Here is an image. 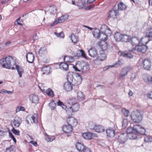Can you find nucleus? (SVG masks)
<instances>
[{
    "instance_id": "obj_45",
    "label": "nucleus",
    "mask_w": 152,
    "mask_h": 152,
    "mask_svg": "<svg viewBox=\"0 0 152 152\" xmlns=\"http://www.w3.org/2000/svg\"><path fill=\"white\" fill-rule=\"evenodd\" d=\"M15 147L13 145H11L10 147L7 148L6 150V152H15Z\"/></svg>"
},
{
    "instance_id": "obj_28",
    "label": "nucleus",
    "mask_w": 152,
    "mask_h": 152,
    "mask_svg": "<svg viewBox=\"0 0 152 152\" xmlns=\"http://www.w3.org/2000/svg\"><path fill=\"white\" fill-rule=\"evenodd\" d=\"M59 68L63 70L66 71L69 69V65L65 63H61L59 65Z\"/></svg>"
},
{
    "instance_id": "obj_52",
    "label": "nucleus",
    "mask_w": 152,
    "mask_h": 152,
    "mask_svg": "<svg viewBox=\"0 0 152 152\" xmlns=\"http://www.w3.org/2000/svg\"><path fill=\"white\" fill-rule=\"evenodd\" d=\"M55 34L57 36L60 37V38H64V34L62 32H61L59 33H58L56 32H54Z\"/></svg>"
},
{
    "instance_id": "obj_38",
    "label": "nucleus",
    "mask_w": 152,
    "mask_h": 152,
    "mask_svg": "<svg viewBox=\"0 0 152 152\" xmlns=\"http://www.w3.org/2000/svg\"><path fill=\"white\" fill-rule=\"evenodd\" d=\"M47 53V50L46 48H41L39 50V54L40 56L46 55Z\"/></svg>"
},
{
    "instance_id": "obj_10",
    "label": "nucleus",
    "mask_w": 152,
    "mask_h": 152,
    "mask_svg": "<svg viewBox=\"0 0 152 152\" xmlns=\"http://www.w3.org/2000/svg\"><path fill=\"white\" fill-rule=\"evenodd\" d=\"M22 122L21 119L18 117H15L11 121V123L12 126L15 128L19 127Z\"/></svg>"
},
{
    "instance_id": "obj_54",
    "label": "nucleus",
    "mask_w": 152,
    "mask_h": 152,
    "mask_svg": "<svg viewBox=\"0 0 152 152\" xmlns=\"http://www.w3.org/2000/svg\"><path fill=\"white\" fill-rule=\"evenodd\" d=\"M55 139V137L53 136H48L46 138V140L48 142H52Z\"/></svg>"
},
{
    "instance_id": "obj_39",
    "label": "nucleus",
    "mask_w": 152,
    "mask_h": 152,
    "mask_svg": "<svg viewBox=\"0 0 152 152\" xmlns=\"http://www.w3.org/2000/svg\"><path fill=\"white\" fill-rule=\"evenodd\" d=\"M107 36L104 32L101 31L100 34L99 38L101 41H104L106 40L107 39Z\"/></svg>"
},
{
    "instance_id": "obj_15",
    "label": "nucleus",
    "mask_w": 152,
    "mask_h": 152,
    "mask_svg": "<svg viewBox=\"0 0 152 152\" xmlns=\"http://www.w3.org/2000/svg\"><path fill=\"white\" fill-rule=\"evenodd\" d=\"M68 17V16L67 15H65L62 16L58 18L56 20L51 26H52L56 25L58 23H60L64 22L65 20H66Z\"/></svg>"
},
{
    "instance_id": "obj_30",
    "label": "nucleus",
    "mask_w": 152,
    "mask_h": 152,
    "mask_svg": "<svg viewBox=\"0 0 152 152\" xmlns=\"http://www.w3.org/2000/svg\"><path fill=\"white\" fill-rule=\"evenodd\" d=\"M99 45L103 51L106 50L108 48L107 43L104 41H101L100 42Z\"/></svg>"
},
{
    "instance_id": "obj_20",
    "label": "nucleus",
    "mask_w": 152,
    "mask_h": 152,
    "mask_svg": "<svg viewBox=\"0 0 152 152\" xmlns=\"http://www.w3.org/2000/svg\"><path fill=\"white\" fill-rule=\"evenodd\" d=\"M129 42H131L132 45L135 46L136 47L140 42V41L137 37H133L131 39H129Z\"/></svg>"
},
{
    "instance_id": "obj_6",
    "label": "nucleus",
    "mask_w": 152,
    "mask_h": 152,
    "mask_svg": "<svg viewBox=\"0 0 152 152\" xmlns=\"http://www.w3.org/2000/svg\"><path fill=\"white\" fill-rule=\"evenodd\" d=\"M148 47L145 45H137L135 47H133L131 48L129 47L128 48V50L129 52H131L135 50H137L138 52L145 53L147 50Z\"/></svg>"
},
{
    "instance_id": "obj_64",
    "label": "nucleus",
    "mask_w": 152,
    "mask_h": 152,
    "mask_svg": "<svg viewBox=\"0 0 152 152\" xmlns=\"http://www.w3.org/2000/svg\"><path fill=\"white\" fill-rule=\"evenodd\" d=\"M83 151V152H91V151L89 148L85 147L84 150Z\"/></svg>"
},
{
    "instance_id": "obj_12",
    "label": "nucleus",
    "mask_w": 152,
    "mask_h": 152,
    "mask_svg": "<svg viewBox=\"0 0 152 152\" xmlns=\"http://www.w3.org/2000/svg\"><path fill=\"white\" fill-rule=\"evenodd\" d=\"M75 76L73 85L77 86L80 84L82 82V79L81 76L77 73H75L74 74Z\"/></svg>"
},
{
    "instance_id": "obj_57",
    "label": "nucleus",
    "mask_w": 152,
    "mask_h": 152,
    "mask_svg": "<svg viewBox=\"0 0 152 152\" xmlns=\"http://www.w3.org/2000/svg\"><path fill=\"white\" fill-rule=\"evenodd\" d=\"M50 68L48 66L44 67L42 68V71L44 72V73H48L49 71Z\"/></svg>"
},
{
    "instance_id": "obj_42",
    "label": "nucleus",
    "mask_w": 152,
    "mask_h": 152,
    "mask_svg": "<svg viewBox=\"0 0 152 152\" xmlns=\"http://www.w3.org/2000/svg\"><path fill=\"white\" fill-rule=\"evenodd\" d=\"M64 59L65 62H72L74 61V58L70 56H65Z\"/></svg>"
},
{
    "instance_id": "obj_36",
    "label": "nucleus",
    "mask_w": 152,
    "mask_h": 152,
    "mask_svg": "<svg viewBox=\"0 0 152 152\" xmlns=\"http://www.w3.org/2000/svg\"><path fill=\"white\" fill-rule=\"evenodd\" d=\"M106 57V55L104 53L103 51L97 57V59L101 61H102L104 60Z\"/></svg>"
},
{
    "instance_id": "obj_7",
    "label": "nucleus",
    "mask_w": 152,
    "mask_h": 152,
    "mask_svg": "<svg viewBox=\"0 0 152 152\" xmlns=\"http://www.w3.org/2000/svg\"><path fill=\"white\" fill-rule=\"evenodd\" d=\"M132 69V67L130 66H126L122 68L119 74L120 78H123L126 76L128 73Z\"/></svg>"
},
{
    "instance_id": "obj_61",
    "label": "nucleus",
    "mask_w": 152,
    "mask_h": 152,
    "mask_svg": "<svg viewBox=\"0 0 152 152\" xmlns=\"http://www.w3.org/2000/svg\"><path fill=\"white\" fill-rule=\"evenodd\" d=\"M136 77V74L135 73H133L132 74L130 79L132 80H134Z\"/></svg>"
},
{
    "instance_id": "obj_4",
    "label": "nucleus",
    "mask_w": 152,
    "mask_h": 152,
    "mask_svg": "<svg viewBox=\"0 0 152 152\" xmlns=\"http://www.w3.org/2000/svg\"><path fill=\"white\" fill-rule=\"evenodd\" d=\"M137 65L138 66H142L145 69L149 70L151 68V62L148 58L143 60L142 58H140L138 61Z\"/></svg>"
},
{
    "instance_id": "obj_22",
    "label": "nucleus",
    "mask_w": 152,
    "mask_h": 152,
    "mask_svg": "<svg viewBox=\"0 0 152 152\" xmlns=\"http://www.w3.org/2000/svg\"><path fill=\"white\" fill-rule=\"evenodd\" d=\"M88 53L89 55L92 57H96L97 56V51L94 48H90L88 51Z\"/></svg>"
},
{
    "instance_id": "obj_3",
    "label": "nucleus",
    "mask_w": 152,
    "mask_h": 152,
    "mask_svg": "<svg viewBox=\"0 0 152 152\" xmlns=\"http://www.w3.org/2000/svg\"><path fill=\"white\" fill-rule=\"evenodd\" d=\"M13 60L12 57L9 56L0 60V64L3 68L10 69L11 67V62Z\"/></svg>"
},
{
    "instance_id": "obj_19",
    "label": "nucleus",
    "mask_w": 152,
    "mask_h": 152,
    "mask_svg": "<svg viewBox=\"0 0 152 152\" xmlns=\"http://www.w3.org/2000/svg\"><path fill=\"white\" fill-rule=\"evenodd\" d=\"M142 78L145 82L149 84H152V77L147 75H144Z\"/></svg>"
},
{
    "instance_id": "obj_35",
    "label": "nucleus",
    "mask_w": 152,
    "mask_h": 152,
    "mask_svg": "<svg viewBox=\"0 0 152 152\" xmlns=\"http://www.w3.org/2000/svg\"><path fill=\"white\" fill-rule=\"evenodd\" d=\"M118 10L122 11L125 10L126 8V5L123 2H120L117 4Z\"/></svg>"
},
{
    "instance_id": "obj_26",
    "label": "nucleus",
    "mask_w": 152,
    "mask_h": 152,
    "mask_svg": "<svg viewBox=\"0 0 152 152\" xmlns=\"http://www.w3.org/2000/svg\"><path fill=\"white\" fill-rule=\"evenodd\" d=\"M93 129L95 130V131L97 132H104V130L103 128V127L101 125H95L93 128Z\"/></svg>"
},
{
    "instance_id": "obj_11",
    "label": "nucleus",
    "mask_w": 152,
    "mask_h": 152,
    "mask_svg": "<svg viewBox=\"0 0 152 152\" xmlns=\"http://www.w3.org/2000/svg\"><path fill=\"white\" fill-rule=\"evenodd\" d=\"M62 130L65 133L69 134L67 136L69 137L71 136L69 134L72 132V127L70 125H65L63 126Z\"/></svg>"
},
{
    "instance_id": "obj_18",
    "label": "nucleus",
    "mask_w": 152,
    "mask_h": 152,
    "mask_svg": "<svg viewBox=\"0 0 152 152\" xmlns=\"http://www.w3.org/2000/svg\"><path fill=\"white\" fill-rule=\"evenodd\" d=\"M72 84L69 82H66L64 85V88L67 91H69L73 89Z\"/></svg>"
},
{
    "instance_id": "obj_16",
    "label": "nucleus",
    "mask_w": 152,
    "mask_h": 152,
    "mask_svg": "<svg viewBox=\"0 0 152 152\" xmlns=\"http://www.w3.org/2000/svg\"><path fill=\"white\" fill-rule=\"evenodd\" d=\"M101 31L104 32L107 36L110 35L111 32L109 28L105 25H102L101 28Z\"/></svg>"
},
{
    "instance_id": "obj_9",
    "label": "nucleus",
    "mask_w": 152,
    "mask_h": 152,
    "mask_svg": "<svg viewBox=\"0 0 152 152\" xmlns=\"http://www.w3.org/2000/svg\"><path fill=\"white\" fill-rule=\"evenodd\" d=\"M42 83L39 84V87L40 89L44 92H45L48 96L53 97L54 96V94L51 89L50 88L47 89L46 87L42 86Z\"/></svg>"
},
{
    "instance_id": "obj_32",
    "label": "nucleus",
    "mask_w": 152,
    "mask_h": 152,
    "mask_svg": "<svg viewBox=\"0 0 152 152\" xmlns=\"http://www.w3.org/2000/svg\"><path fill=\"white\" fill-rule=\"evenodd\" d=\"M74 77H73V75L70 73H69L67 76V82H69L73 85V82L74 81Z\"/></svg>"
},
{
    "instance_id": "obj_5",
    "label": "nucleus",
    "mask_w": 152,
    "mask_h": 152,
    "mask_svg": "<svg viewBox=\"0 0 152 152\" xmlns=\"http://www.w3.org/2000/svg\"><path fill=\"white\" fill-rule=\"evenodd\" d=\"M143 116L139 110H136L133 111L131 115L132 120L135 122L138 123L141 121Z\"/></svg>"
},
{
    "instance_id": "obj_2",
    "label": "nucleus",
    "mask_w": 152,
    "mask_h": 152,
    "mask_svg": "<svg viewBox=\"0 0 152 152\" xmlns=\"http://www.w3.org/2000/svg\"><path fill=\"white\" fill-rule=\"evenodd\" d=\"M73 68L75 71L86 73L89 69V66L83 62H78L75 66H73Z\"/></svg>"
},
{
    "instance_id": "obj_37",
    "label": "nucleus",
    "mask_w": 152,
    "mask_h": 152,
    "mask_svg": "<svg viewBox=\"0 0 152 152\" xmlns=\"http://www.w3.org/2000/svg\"><path fill=\"white\" fill-rule=\"evenodd\" d=\"M100 33L101 32H100L99 29L94 28L92 34L95 37L98 38H99V35Z\"/></svg>"
},
{
    "instance_id": "obj_51",
    "label": "nucleus",
    "mask_w": 152,
    "mask_h": 152,
    "mask_svg": "<svg viewBox=\"0 0 152 152\" xmlns=\"http://www.w3.org/2000/svg\"><path fill=\"white\" fill-rule=\"evenodd\" d=\"M122 113L125 116L127 117L128 116L129 113L128 110H126L125 108H123L122 109Z\"/></svg>"
},
{
    "instance_id": "obj_8",
    "label": "nucleus",
    "mask_w": 152,
    "mask_h": 152,
    "mask_svg": "<svg viewBox=\"0 0 152 152\" xmlns=\"http://www.w3.org/2000/svg\"><path fill=\"white\" fill-rule=\"evenodd\" d=\"M72 95L73 96H76V98L79 101H83L85 99V96L83 93L77 89L74 91L72 93Z\"/></svg>"
},
{
    "instance_id": "obj_24",
    "label": "nucleus",
    "mask_w": 152,
    "mask_h": 152,
    "mask_svg": "<svg viewBox=\"0 0 152 152\" xmlns=\"http://www.w3.org/2000/svg\"><path fill=\"white\" fill-rule=\"evenodd\" d=\"M107 136L109 137H113L115 135V131L112 129L109 128L106 130Z\"/></svg>"
},
{
    "instance_id": "obj_17",
    "label": "nucleus",
    "mask_w": 152,
    "mask_h": 152,
    "mask_svg": "<svg viewBox=\"0 0 152 152\" xmlns=\"http://www.w3.org/2000/svg\"><path fill=\"white\" fill-rule=\"evenodd\" d=\"M29 99L32 103L37 104L38 103L39 99L38 96L34 94H31L29 96Z\"/></svg>"
},
{
    "instance_id": "obj_60",
    "label": "nucleus",
    "mask_w": 152,
    "mask_h": 152,
    "mask_svg": "<svg viewBox=\"0 0 152 152\" xmlns=\"http://www.w3.org/2000/svg\"><path fill=\"white\" fill-rule=\"evenodd\" d=\"M9 136L10 137L12 138V139L13 140L15 143H16V140L15 139V138L14 137L13 135L12 134V133H11L10 132H9Z\"/></svg>"
},
{
    "instance_id": "obj_59",
    "label": "nucleus",
    "mask_w": 152,
    "mask_h": 152,
    "mask_svg": "<svg viewBox=\"0 0 152 152\" xmlns=\"http://www.w3.org/2000/svg\"><path fill=\"white\" fill-rule=\"evenodd\" d=\"M7 93L8 94H12V92L10 91H8L5 89H2L0 91V93L3 94L4 93Z\"/></svg>"
},
{
    "instance_id": "obj_33",
    "label": "nucleus",
    "mask_w": 152,
    "mask_h": 152,
    "mask_svg": "<svg viewBox=\"0 0 152 152\" xmlns=\"http://www.w3.org/2000/svg\"><path fill=\"white\" fill-rule=\"evenodd\" d=\"M16 69L17 70L18 74L20 77H22V75L23 72V68L18 65H16Z\"/></svg>"
},
{
    "instance_id": "obj_43",
    "label": "nucleus",
    "mask_w": 152,
    "mask_h": 152,
    "mask_svg": "<svg viewBox=\"0 0 152 152\" xmlns=\"http://www.w3.org/2000/svg\"><path fill=\"white\" fill-rule=\"evenodd\" d=\"M121 55L127 58H131L133 57V56L131 53H125L122 52L121 53Z\"/></svg>"
},
{
    "instance_id": "obj_25",
    "label": "nucleus",
    "mask_w": 152,
    "mask_h": 152,
    "mask_svg": "<svg viewBox=\"0 0 152 152\" xmlns=\"http://www.w3.org/2000/svg\"><path fill=\"white\" fill-rule=\"evenodd\" d=\"M76 52V53H75L74 54H73V56L75 57H78L80 55H81L83 58H87L86 56V54L83 50H77Z\"/></svg>"
},
{
    "instance_id": "obj_44",
    "label": "nucleus",
    "mask_w": 152,
    "mask_h": 152,
    "mask_svg": "<svg viewBox=\"0 0 152 152\" xmlns=\"http://www.w3.org/2000/svg\"><path fill=\"white\" fill-rule=\"evenodd\" d=\"M121 41L124 42H129V37L126 34H122Z\"/></svg>"
},
{
    "instance_id": "obj_62",
    "label": "nucleus",
    "mask_w": 152,
    "mask_h": 152,
    "mask_svg": "<svg viewBox=\"0 0 152 152\" xmlns=\"http://www.w3.org/2000/svg\"><path fill=\"white\" fill-rule=\"evenodd\" d=\"M113 67H114V66L113 65H109L107 66H105L103 68V70L104 71H106L107 69H108L110 68H112Z\"/></svg>"
},
{
    "instance_id": "obj_1",
    "label": "nucleus",
    "mask_w": 152,
    "mask_h": 152,
    "mask_svg": "<svg viewBox=\"0 0 152 152\" xmlns=\"http://www.w3.org/2000/svg\"><path fill=\"white\" fill-rule=\"evenodd\" d=\"M145 129L140 126L136 124L134 125L133 127H129L126 130L127 134H129L132 137V138L135 139L137 137V133L143 134L145 133Z\"/></svg>"
},
{
    "instance_id": "obj_46",
    "label": "nucleus",
    "mask_w": 152,
    "mask_h": 152,
    "mask_svg": "<svg viewBox=\"0 0 152 152\" xmlns=\"http://www.w3.org/2000/svg\"><path fill=\"white\" fill-rule=\"evenodd\" d=\"M149 42L148 38L145 37V38H141L140 42L142 43L143 45H145L147 44Z\"/></svg>"
},
{
    "instance_id": "obj_34",
    "label": "nucleus",
    "mask_w": 152,
    "mask_h": 152,
    "mask_svg": "<svg viewBox=\"0 0 152 152\" xmlns=\"http://www.w3.org/2000/svg\"><path fill=\"white\" fill-rule=\"evenodd\" d=\"M122 34L120 32H116L115 33L114 37L115 40L118 42L121 41Z\"/></svg>"
},
{
    "instance_id": "obj_47",
    "label": "nucleus",
    "mask_w": 152,
    "mask_h": 152,
    "mask_svg": "<svg viewBox=\"0 0 152 152\" xmlns=\"http://www.w3.org/2000/svg\"><path fill=\"white\" fill-rule=\"evenodd\" d=\"M124 63V61L123 60H120L118 61L117 63L113 64L114 67H117L119 66L122 65Z\"/></svg>"
},
{
    "instance_id": "obj_41",
    "label": "nucleus",
    "mask_w": 152,
    "mask_h": 152,
    "mask_svg": "<svg viewBox=\"0 0 152 152\" xmlns=\"http://www.w3.org/2000/svg\"><path fill=\"white\" fill-rule=\"evenodd\" d=\"M70 38L72 42L76 43L78 41V37L74 34H72L70 36Z\"/></svg>"
},
{
    "instance_id": "obj_31",
    "label": "nucleus",
    "mask_w": 152,
    "mask_h": 152,
    "mask_svg": "<svg viewBox=\"0 0 152 152\" xmlns=\"http://www.w3.org/2000/svg\"><path fill=\"white\" fill-rule=\"evenodd\" d=\"M76 147L77 150L79 151L82 152L84 150L85 146L80 142H77L76 145Z\"/></svg>"
},
{
    "instance_id": "obj_23",
    "label": "nucleus",
    "mask_w": 152,
    "mask_h": 152,
    "mask_svg": "<svg viewBox=\"0 0 152 152\" xmlns=\"http://www.w3.org/2000/svg\"><path fill=\"white\" fill-rule=\"evenodd\" d=\"M35 115H36L35 114L31 117H28L27 118L26 121L28 124H30V123L32 124L34 123H36L37 122V119L34 116Z\"/></svg>"
},
{
    "instance_id": "obj_13",
    "label": "nucleus",
    "mask_w": 152,
    "mask_h": 152,
    "mask_svg": "<svg viewBox=\"0 0 152 152\" xmlns=\"http://www.w3.org/2000/svg\"><path fill=\"white\" fill-rule=\"evenodd\" d=\"M127 134L126 133H122L118 136V142L119 144H124L127 139Z\"/></svg>"
},
{
    "instance_id": "obj_48",
    "label": "nucleus",
    "mask_w": 152,
    "mask_h": 152,
    "mask_svg": "<svg viewBox=\"0 0 152 152\" xmlns=\"http://www.w3.org/2000/svg\"><path fill=\"white\" fill-rule=\"evenodd\" d=\"M77 99L76 98H72L69 99V101L70 103L71 104V105L77 103Z\"/></svg>"
},
{
    "instance_id": "obj_56",
    "label": "nucleus",
    "mask_w": 152,
    "mask_h": 152,
    "mask_svg": "<svg viewBox=\"0 0 152 152\" xmlns=\"http://www.w3.org/2000/svg\"><path fill=\"white\" fill-rule=\"evenodd\" d=\"M25 108L23 106H20L17 107L16 109V112H18L20 111H24Z\"/></svg>"
},
{
    "instance_id": "obj_53",
    "label": "nucleus",
    "mask_w": 152,
    "mask_h": 152,
    "mask_svg": "<svg viewBox=\"0 0 152 152\" xmlns=\"http://www.w3.org/2000/svg\"><path fill=\"white\" fill-rule=\"evenodd\" d=\"M12 132L13 134L16 135H20V131L18 130L15 129L14 127H13L12 129Z\"/></svg>"
},
{
    "instance_id": "obj_40",
    "label": "nucleus",
    "mask_w": 152,
    "mask_h": 152,
    "mask_svg": "<svg viewBox=\"0 0 152 152\" xmlns=\"http://www.w3.org/2000/svg\"><path fill=\"white\" fill-rule=\"evenodd\" d=\"M83 136L84 139L86 140H90L92 138V134L90 132L83 133Z\"/></svg>"
},
{
    "instance_id": "obj_58",
    "label": "nucleus",
    "mask_w": 152,
    "mask_h": 152,
    "mask_svg": "<svg viewBox=\"0 0 152 152\" xmlns=\"http://www.w3.org/2000/svg\"><path fill=\"white\" fill-rule=\"evenodd\" d=\"M50 12L52 14H54L56 12V7L55 6L51 7L50 9Z\"/></svg>"
},
{
    "instance_id": "obj_21",
    "label": "nucleus",
    "mask_w": 152,
    "mask_h": 152,
    "mask_svg": "<svg viewBox=\"0 0 152 152\" xmlns=\"http://www.w3.org/2000/svg\"><path fill=\"white\" fill-rule=\"evenodd\" d=\"M34 55L31 52L28 53L26 56L27 61L30 63H32L34 61Z\"/></svg>"
},
{
    "instance_id": "obj_55",
    "label": "nucleus",
    "mask_w": 152,
    "mask_h": 152,
    "mask_svg": "<svg viewBox=\"0 0 152 152\" xmlns=\"http://www.w3.org/2000/svg\"><path fill=\"white\" fill-rule=\"evenodd\" d=\"M122 123V127L123 128H125L127 124V120L126 119H124Z\"/></svg>"
},
{
    "instance_id": "obj_27",
    "label": "nucleus",
    "mask_w": 152,
    "mask_h": 152,
    "mask_svg": "<svg viewBox=\"0 0 152 152\" xmlns=\"http://www.w3.org/2000/svg\"><path fill=\"white\" fill-rule=\"evenodd\" d=\"M80 108V105L77 103L71 105L70 109L72 112H76L78 111Z\"/></svg>"
},
{
    "instance_id": "obj_29",
    "label": "nucleus",
    "mask_w": 152,
    "mask_h": 152,
    "mask_svg": "<svg viewBox=\"0 0 152 152\" xmlns=\"http://www.w3.org/2000/svg\"><path fill=\"white\" fill-rule=\"evenodd\" d=\"M117 11L114 10H110L108 18L115 19L116 18Z\"/></svg>"
},
{
    "instance_id": "obj_14",
    "label": "nucleus",
    "mask_w": 152,
    "mask_h": 152,
    "mask_svg": "<svg viewBox=\"0 0 152 152\" xmlns=\"http://www.w3.org/2000/svg\"><path fill=\"white\" fill-rule=\"evenodd\" d=\"M67 124L72 126H76L77 123V120L72 117H69L67 119Z\"/></svg>"
},
{
    "instance_id": "obj_63",
    "label": "nucleus",
    "mask_w": 152,
    "mask_h": 152,
    "mask_svg": "<svg viewBox=\"0 0 152 152\" xmlns=\"http://www.w3.org/2000/svg\"><path fill=\"white\" fill-rule=\"evenodd\" d=\"M78 3L79 4V5H80L81 6H83L86 4L85 1L82 0H79Z\"/></svg>"
},
{
    "instance_id": "obj_49",
    "label": "nucleus",
    "mask_w": 152,
    "mask_h": 152,
    "mask_svg": "<svg viewBox=\"0 0 152 152\" xmlns=\"http://www.w3.org/2000/svg\"><path fill=\"white\" fill-rule=\"evenodd\" d=\"M144 141L146 142L152 141V137L150 136H146L144 138Z\"/></svg>"
},
{
    "instance_id": "obj_50",
    "label": "nucleus",
    "mask_w": 152,
    "mask_h": 152,
    "mask_svg": "<svg viewBox=\"0 0 152 152\" xmlns=\"http://www.w3.org/2000/svg\"><path fill=\"white\" fill-rule=\"evenodd\" d=\"M49 106L51 110H53L55 108L56 104L54 101H52L49 103Z\"/></svg>"
}]
</instances>
